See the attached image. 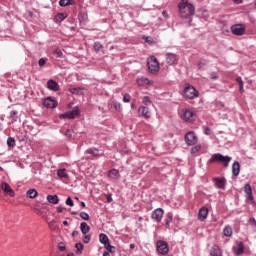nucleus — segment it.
<instances>
[{
    "label": "nucleus",
    "instance_id": "nucleus-1",
    "mask_svg": "<svg viewBox=\"0 0 256 256\" xmlns=\"http://www.w3.org/2000/svg\"><path fill=\"white\" fill-rule=\"evenodd\" d=\"M179 15L182 19H189L195 15V6L189 0H181L178 4Z\"/></svg>",
    "mask_w": 256,
    "mask_h": 256
},
{
    "label": "nucleus",
    "instance_id": "nucleus-2",
    "mask_svg": "<svg viewBox=\"0 0 256 256\" xmlns=\"http://www.w3.org/2000/svg\"><path fill=\"white\" fill-rule=\"evenodd\" d=\"M230 156H224L221 153H215L212 155V157L209 159L208 163H222L224 167H229V163H231Z\"/></svg>",
    "mask_w": 256,
    "mask_h": 256
},
{
    "label": "nucleus",
    "instance_id": "nucleus-3",
    "mask_svg": "<svg viewBox=\"0 0 256 256\" xmlns=\"http://www.w3.org/2000/svg\"><path fill=\"white\" fill-rule=\"evenodd\" d=\"M183 97L185 99H195L199 97V91L192 85H187L184 89Z\"/></svg>",
    "mask_w": 256,
    "mask_h": 256
},
{
    "label": "nucleus",
    "instance_id": "nucleus-4",
    "mask_svg": "<svg viewBox=\"0 0 256 256\" xmlns=\"http://www.w3.org/2000/svg\"><path fill=\"white\" fill-rule=\"evenodd\" d=\"M99 241L104 246V248L109 251V253H113L115 251V246H111V242H109V237L105 233H101L99 235Z\"/></svg>",
    "mask_w": 256,
    "mask_h": 256
},
{
    "label": "nucleus",
    "instance_id": "nucleus-5",
    "mask_svg": "<svg viewBox=\"0 0 256 256\" xmlns=\"http://www.w3.org/2000/svg\"><path fill=\"white\" fill-rule=\"evenodd\" d=\"M147 66L150 73H157L159 71V61L155 56H150L147 59Z\"/></svg>",
    "mask_w": 256,
    "mask_h": 256
},
{
    "label": "nucleus",
    "instance_id": "nucleus-6",
    "mask_svg": "<svg viewBox=\"0 0 256 256\" xmlns=\"http://www.w3.org/2000/svg\"><path fill=\"white\" fill-rule=\"evenodd\" d=\"M247 27L245 24H234L231 26L230 31L233 35H236L237 37H243L245 35Z\"/></svg>",
    "mask_w": 256,
    "mask_h": 256
},
{
    "label": "nucleus",
    "instance_id": "nucleus-7",
    "mask_svg": "<svg viewBox=\"0 0 256 256\" xmlns=\"http://www.w3.org/2000/svg\"><path fill=\"white\" fill-rule=\"evenodd\" d=\"M59 117L61 119H76V117H79V107H74L72 111L60 114Z\"/></svg>",
    "mask_w": 256,
    "mask_h": 256
},
{
    "label": "nucleus",
    "instance_id": "nucleus-8",
    "mask_svg": "<svg viewBox=\"0 0 256 256\" xmlns=\"http://www.w3.org/2000/svg\"><path fill=\"white\" fill-rule=\"evenodd\" d=\"M156 249L160 255H167L169 253V245L165 241H158L156 243Z\"/></svg>",
    "mask_w": 256,
    "mask_h": 256
},
{
    "label": "nucleus",
    "instance_id": "nucleus-9",
    "mask_svg": "<svg viewBox=\"0 0 256 256\" xmlns=\"http://www.w3.org/2000/svg\"><path fill=\"white\" fill-rule=\"evenodd\" d=\"M163 215H165V211L162 208H157L151 213V219L156 223H161L163 219Z\"/></svg>",
    "mask_w": 256,
    "mask_h": 256
},
{
    "label": "nucleus",
    "instance_id": "nucleus-10",
    "mask_svg": "<svg viewBox=\"0 0 256 256\" xmlns=\"http://www.w3.org/2000/svg\"><path fill=\"white\" fill-rule=\"evenodd\" d=\"M184 139H185L186 145H189L190 147L193 145H197V135L193 131L188 132L185 135Z\"/></svg>",
    "mask_w": 256,
    "mask_h": 256
},
{
    "label": "nucleus",
    "instance_id": "nucleus-11",
    "mask_svg": "<svg viewBox=\"0 0 256 256\" xmlns=\"http://www.w3.org/2000/svg\"><path fill=\"white\" fill-rule=\"evenodd\" d=\"M213 183L216 189H222V191H225L227 187V179L225 177H216L213 179Z\"/></svg>",
    "mask_w": 256,
    "mask_h": 256
},
{
    "label": "nucleus",
    "instance_id": "nucleus-12",
    "mask_svg": "<svg viewBox=\"0 0 256 256\" xmlns=\"http://www.w3.org/2000/svg\"><path fill=\"white\" fill-rule=\"evenodd\" d=\"M244 193H245L246 201H248V203H251V204L255 203V198H253V190L251 189L250 184L244 185Z\"/></svg>",
    "mask_w": 256,
    "mask_h": 256
},
{
    "label": "nucleus",
    "instance_id": "nucleus-13",
    "mask_svg": "<svg viewBox=\"0 0 256 256\" xmlns=\"http://www.w3.org/2000/svg\"><path fill=\"white\" fill-rule=\"evenodd\" d=\"M181 119L183 121L191 122L195 119V114L193 113V110L191 109H183L181 114Z\"/></svg>",
    "mask_w": 256,
    "mask_h": 256
},
{
    "label": "nucleus",
    "instance_id": "nucleus-14",
    "mask_svg": "<svg viewBox=\"0 0 256 256\" xmlns=\"http://www.w3.org/2000/svg\"><path fill=\"white\" fill-rule=\"evenodd\" d=\"M166 63L168 65H177L179 63V56L173 53L166 54Z\"/></svg>",
    "mask_w": 256,
    "mask_h": 256
},
{
    "label": "nucleus",
    "instance_id": "nucleus-15",
    "mask_svg": "<svg viewBox=\"0 0 256 256\" xmlns=\"http://www.w3.org/2000/svg\"><path fill=\"white\" fill-rule=\"evenodd\" d=\"M138 113L140 117H145L146 119L151 118V111H149V107L147 106H140L138 108Z\"/></svg>",
    "mask_w": 256,
    "mask_h": 256
},
{
    "label": "nucleus",
    "instance_id": "nucleus-16",
    "mask_svg": "<svg viewBox=\"0 0 256 256\" xmlns=\"http://www.w3.org/2000/svg\"><path fill=\"white\" fill-rule=\"evenodd\" d=\"M1 189L6 193V195H9L10 197H15V191L11 189V186L7 182H3L1 184Z\"/></svg>",
    "mask_w": 256,
    "mask_h": 256
},
{
    "label": "nucleus",
    "instance_id": "nucleus-17",
    "mask_svg": "<svg viewBox=\"0 0 256 256\" xmlns=\"http://www.w3.org/2000/svg\"><path fill=\"white\" fill-rule=\"evenodd\" d=\"M209 216V209L207 207H202L198 211V221H205Z\"/></svg>",
    "mask_w": 256,
    "mask_h": 256
},
{
    "label": "nucleus",
    "instance_id": "nucleus-18",
    "mask_svg": "<svg viewBox=\"0 0 256 256\" xmlns=\"http://www.w3.org/2000/svg\"><path fill=\"white\" fill-rule=\"evenodd\" d=\"M43 105L44 107H47L48 109H53L55 107H57V100L48 97L43 101Z\"/></svg>",
    "mask_w": 256,
    "mask_h": 256
},
{
    "label": "nucleus",
    "instance_id": "nucleus-19",
    "mask_svg": "<svg viewBox=\"0 0 256 256\" xmlns=\"http://www.w3.org/2000/svg\"><path fill=\"white\" fill-rule=\"evenodd\" d=\"M47 88L50 91H59V83H57V81L50 79L47 82Z\"/></svg>",
    "mask_w": 256,
    "mask_h": 256
},
{
    "label": "nucleus",
    "instance_id": "nucleus-20",
    "mask_svg": "<svg viewBox=\"0 0 256 256\" xmlns=\"http://www.w3.org/2000/svg\"><path fill=\"white\" fill-rule=\"evenodd\" d=\"M233 251L236 255H243L245 251V245L243 244V242H240L236 246H234Z\"/></svg>",
    "mask_w": 256,
    "mask_h": 256
},
{
    "label": "nucleus",
    "instance_id": "nucleus-21",
    "mask_svg": "<svg viewBox=\"0 0 256 256\" xmlns=\"http://www.w3.org/2000/svg\"><path fill=\"white\" fill-rule=\"evenodd\" d=\"M239 173H241V165L239 164V162L235 161L232 164V175L234 177H239Z\"/></svg>",
    "mask_w": 256,
    "mask_h": 256
},
{
    "label": "nucleus",
    "instance_id": "nucleus-22",
    "mask_svg": "<svg viewBox=\"0 0 256 256\" xmlns=\"http://www.w3.org/2000/svg\"><path fill=\"white\" fill-rule=\"evenodd\" d=\"M136 83L139 85V87H144V85H153V82H151L147 77L138 78Z\"/></svg>",
    "mask_w": 256,
    "mask_h": 256
},
{
    "label": "nucleus",
    "instance_id": "nucleus-23",
    "mask_svg": "<svg viewBox=\"0 0 256 256\" xmlns=\"http://www.w3.org/2000/svg\"><path fill=\"white\" fill-rule=\"evenodd\" d=\"M210 256H223V251L218 245H214L210 250Z\"/></svg>",
    "mask_w": 256,
    "mask_h": 256
},
{
    "label": "nucleus",
    "instance_id": "nucleus-24",
    "mask_svg": "<svg viewBox=\"0 0 256 256\" xmlns=\"http://www.w3.org/2000/svg\"><path fill=\"white\" fill-rule=\"evenodd\" d=\"M108 177H109V179L117 180L121 177V174H119V170L112 169L108 172Z\"/></svg>",
    "mask_w": 256,
    "mask_h": 256
},
{
    "label": "nucleus",
    "instance_id": "nucleus-25",
    "mask_svg": "<svg viewBox=\"0 0 256 256\" xmlns=\"http://www.w3.org/2000/svg\"><path fill=\"white\" fill-rule=\"evenodd\" d=\"M80 231L82 235H87L91 231V227L87 225V222L80 223Z\"/></svg>",
    "mask_w": 256,
    "mask_h": 256
},
{
    "label": "nucleus",
    "instance_id": "nucleus-26",
    "mask_svg": "<svg viewBox=\"0 0 256 256\" xmlns=\"http://www.w3.org/2000/svg\"><path fill=\"white\" fill-rule=\"evenodd\" d=\"M47 201L52 205H57L59 203V196H57V194H54V195L49 194L47 195Z\"/></svg>",
    "mask_w": 256,
    "mask_h": 256
},
{
    "label": "nucleus",
    "instance_id": "nucleus-27",
    "mask_svg": "<svg viewBox=\"0 0 256 256\" xmlns=\"http://www.w3.org/2000/svg\"><path fill=\"white\" fill-rule=\"evenodd\" d=\"M38 195L39 192H37L35 188H31L26 192V197H28V199H35Z\"/></svg>",
    "mask_w": 256,
    "mask_h": 256
},
{
    "label": "nucleus",
    "instance_id": "nucleus-28",
    "mask_svg": "<svg viewBox=\"0 0 256 256\" xmlns=\"http://www.w3.org/2000/svg\"><path fill=\"white\" fill-rule=\"evenodd\" d=\"M65 19H67V14H65V13H58L54 17L55 23H61L62 21H65Z\"/></svg>",
    "mask_w": 256,
    "mask_h": 256
},
{
    "label": "nucleus",
    "instance_id": "nucleus-29",
    "mask_svg": "<svg viewBox=\"0 0 256 256\" xmlns=\"http://www.w3.org/2000/svg\"><path fill=\"white\" fill-rule=\"evenodd\" d=\"M223 235L225 237H231V235H233V228H231V226H225L223 229Z\"/></svg>",
    "mask_w": 256,
    "mask_h": 256
},
{
    "label": "nucleus",
    "instance_id": "nucleus-30",
    "mask_svg": "<svg viewBox=\"0 0 256 256\" xmlns=\"http://www.w3.org/2000/svg\"><path fill=\"white\" fill-rule=\"evenodd\" d=\"M86 153H88V155H93V157H99V149L97 148H89L86 150Z\"/></svg>",
    "mask_w": 256,
    "mask_h": 256
},
{
    "label": "nucleus",
    "instance_id": "nucleus-31",
    "mask_svg": "<svg viewBox=\"0 0 256 256\" xmlns=\"http://www.w3.org/2000/svg\"><path fill=\"white\" fill-rule=\"evenodd\" d=\"M57 175H58V177H60V179H65L68 177L66 169H58Z\"/></svg>",
    "mask_w": 256,
    "mask_h": 256
},
{
    "label": "nucleus",
    "instance_id": "nucleus-32",
    "mask_svg": "<svg viewBox=\"0 0 256 256\" xmlns=\"http://www.w3.org/2000/svg\"><path fill=\"white\" fill-rule=\"evenodd\" d=\"M165 221V226L169 229L171 223L173 222V214L168 213Z\"/></svg>",
    "mask_w": 256,
    "mask_h": 256
},
{
    "label": "nucleus",
    "instance_id": "nucleus-33",
    "mask_svg": "<svg viewBox=\"0 0 256 256\" xmlns=\"http://www.w3.org/2000/svg\"><path fill=\"white\" fill-rule=\"evenodd\" d=\"M18 112L16 110H12L10 112V118L12 119V123H16L17 119H18Z\"/></svg>",
    "mask_w": 256,
    "mask_h": 256
},
{
    "label": "nucleus",
    "instance_id": "nucleus-34",
    "mask_svg": "<svg viewBox=\"0 0 256 256\" xmlns=\"http://www.w3.org/2000/svg\"><path fill=\"white\" fill-rule=\"evenodd\" d=\"M142 103L143 105H145L147 107V105H151L152 101L151 98L149 96H144L142 98Z\"/></svg>",
    "mask_w": 256,
    "mask_h": 256
},
{
    "label": "nucleus",
    "instance_id": "nucleus-35",
    "mask_svg": "<svg viewBox=\"0 0 256 256\" xmlns=\"http://www.w3.org/2000/svg\"><path fill=\"white\" fill-rule=\"evenodd\" d=\"M70 93L73 95H81L83 93V90L81 88H72L70 89Z\"/></svg>",
    "mask_w": 256,
    "mask_h": 256
},
{
    "label": "nucleus",
    "instance_id": "nucleus-36",
    "mask_svg": "<svg viewBox=\"0 0 256 256\" xmlns=\"http://www.w3.org/2000/svg\"><path fill=\"white\" fill-rule=\"evenodd\" d=\"M73 0H60L59 5L60 7H67V5H71Z\"/></svg>",
    "mask_w": 256,
    "mask_h": 256
},
{
    "label": "nucleus",
    "instance_id": "nucleus-37",
    "mask_svg": "<svg viewBox=\"0 0 256 256\" xmlns=\"http://www.w3.org/2000/svg\"><path fill=\"white\" fill-rule=\"evenodd\" d=\"M48 227H50L52 231H57V222L55 220L50 221Z\"/></svg>",
    "mask_w": 256,
    "mask_h": 256
},
{
    "label": "nucleus",
    "instance_id": "nucleus-38",
    "mask_svg": "<svg viewBox=\"0 0 256 256\" xmlns=\"http://www.w3.org/2000/svg\"><path fill=\"white\" fill-rule=\"evenodd\" d=\"M113 107L116 111H123V107H121V103L114 101L113 102Z\"/></svg>",
    "mask_w": 256,
    "mask_h": 256
},
{
    "label": "nucleus",
    "instance_id": "nucleus-39",
    "mask_svg": "<svg viewBox=\"0 0 256 256\" xmlns=\"http://www.w3.org/2000/svg\"><path fill=\"white\" fill-rule=\"evenodd\" d=\"M7 145H8V147H15V138L9 137L7 139Z\"/></svg>",
    "mask_w": 256,
    "mask_h": 256
},
{
    "label": "nucleus",
    "instance_id": "nucleus-40",
    "mask_svg": "<svg viewBox=\"0 0 256 256\" xmlns=\"http://www.w3.org/2000/svg\"><path fill=\"white\" fill-rule=\"evenodd\" d=\"M131 101V95L129 93H125L123 95V103H129Z\"/></svg>",
    "mask_w": 256,
    "mask_h": 256
},
{
    "label": "nucleus",
    "instance_id": "nucleus-41",
    "mask_svg": "<svg viewBox=\"0 0 256 256\" xmlns=\"http://www.w3.org/2000/svg\"><path fill=\"white\" fill-rule=\"evenodd\" d=\"M80 217H81V219H83L84 221H89V214H87V212H81V213H80Z\"/></svg>",
    "mask_w": 256,
    "mask_h": 256
},
{
    "label": "nucleus",
    "instance_id": "nucleus-42",
    "mask_svg": "<svg viewBox=\"0 0 256 256\" xmlns=\"http://www.w3.org/2000/svg\"><path fill=\"white\" fill-rule=\"evenodd\" d=\"M94 49H95V51H101V49H103V45L100 44V42H95Z\"/></svg>",
    "mask_w": 256,
    "mask_h": 256
},
{
    "label": "nucleus",
    "instance_id": "nucleus-43",
    "mask_svg": "<svg viewBox=\"0 0 256 256\" xmlns=\"http://www.w3.org/2000/svg\"><path fill=\"white\" fill-rule=\"evenodd\" d=\"M66 205H68L69 207H73L75 205V203L73 202V199H71V197H68L65 201Z\"/></svg>",
    "mask_w": 256,
    "mask_h": 256
},
{
    "label": "nucleus",
    "instance_id": "nucleus-44",
    "mask_svg": "<svg viewBox=\"0 0 256 256\" xmlns=\"http://www.w3.org/2000/svg\"><path fill=\"white\" fill-rule=\"evenodd\" d=\"M249 225L252 227V229H256V220L255 218L249 219Z\"/></svg>",
    "mask_w": 256,
    "mask_h": 256
},
{
    "label": "nucleus",
    "instance_id": "nucleus-45",
    "mask_svg": "<svg viewBox=\"0 0 256 256\" xmlns=\"http://www.w3.org/2000/svg\"><path fill=\"white\" fill-rule=\"evenodd\" d=\"M65 137H67L68 139H71L72 137H73V130H67L66 132H65Z\"/></svg>",
    "mask_w": 256,
    "mask_h": 256
},
{
    "label": "nucleus",
    "instance_id": "nucleus-46",
    "mask_svg": "<svg viewBox=\"0 0 256 256\" xmlns=\"http://www.w3.org/2000/svg\"><path fill=\"white\" fill-rule=\"evenodd\" d=\"M54 55H56V57H63V51H61V49H56L54 50Z\"/></svg>",
    "mask_w": 256,
    "mask_h": 256
},
{
    "label": "nucleus",
    "instance_id": "nucleus-47",
    "mask_svg": "<svg viewBox=\"0 0 256 256\" xmlns=\"http://www.w3.org/2000/svg\"><path fill=\"white\" fill-rule=\"evenodd\" d=\"M84 238H83V242L84 243H89V241H91V235L89 234H84Z\"/></svg>",
    "mask_w": 256,
    "mask_h": 256
},
{
    "label": "nucleus",
    "instance_id": "nucleus-48",
    "mask_svg": "<svg viewBox=\"0 0 256 256\" xmlns=\"http://www.w3.org/2000/svg\"><path fill=\"white\" fill-rule=\"evenodd\" d=\"M146 43H149L150 45H153V43H155V41H153V38L146 36L144 37Z\"/></svg>",
    "mask_w": 256,
    "mask_h": 256
},
{
    "label": "nucleus",
    "instance_id": "nucleus-49",
    "mask_svg": "<svg viewBox=\"0 0 256 256\" xmlns=\"http://www.w3.org/2000/svg\"><path fill=\"white\" fill-rule=\"evenodd\" d=\"M45 63H47V60L45 58H40L38 61V64L40 67H43V65H45Z\"/></svg>",
    "mask_w": 256,
    "mask_h": 256
},
{
    "label": "nucleus",
    "instance_id": "nucleus-50",
    "mask_svg": "<svg viewBox=\"0 0 256 256\" xmlns=\"http://www.w3.org/2000/svg\"><path fill=\"white\" fill-rule=\"evenodd\" d=\"M75 247H76L77 251H83V244L76 243Z\"/></svg>",
    "mask_w": 256,
    "mask_h": 256
},
{
    "label": "nucleus",
    "instance_id": "nucleus-51",
    "mask_svg": "<svg viewBox=\"0 0 256 256\" xmlns=\"http://www.w3.org/2000/svg\"><path fill=\"white\" fill-rule=\"evenodd\" d=\"M210 78L211 79H219V75H217V72H212L211 74H210Z\"/></svg>",
    "mask_w": 256,
    "mask_h": 256
},
{
    "label": "nucleus",
    "instance_id": "nucleus-52",
    "mask_svg": "<svg viewBox=\"0 0 256 256\" xmlns=\"http://www.w3.org/2000/svg\"><path fill=\"white\" fill-rule=\"evenodd\" d=\"M58 249H59L60 251H65V244H64V243H59V244H58Z\"/></svg>",
    "mask_w": 256,
    "mask_h": 256
},
{
    "label": "nucleus",
    "instance_id": "nucleus-53",
    "mask_svg": "<svg viewBox=\"0 0 256 256\" xmlns=\"http://www.w3.org/2000/svg\"><path fill=\"white\" fill-rule=\"evenodd\" d=\"M64 210H65V207H63L62 205L57 207V213H63Z\"/></svg>",
    "mask_w": 256,
    "mask_h": 256
},
{
    "label": "nucleus",
    "instance_id": "nucleus-54",
    "mask_svg": "<svg viewBox=\"0 0 256 256\" xmlns=\"http://www.w3.org/2000/svg\"><path fill=\"white\" fill-rule=\"evenodd\" d=\"M236 81H237V83H238L239 85H243V79L241 78V76H238V77L236 78Z\"/></svg>",
    "mask_w": 256,
    "mask_h": 256
},
{
    "label": "nucleus",
    "instance_id": "nucleus-55",
    "mask_svg": "<svg viewBox=\"0 0 256 256\" xmlns=\"http://www.w3.org/2000/svg\"><path fill=\"white\" fill-rule=\"evenodd\" d=\"M205 135H211V128L207 127L204 131Z\"/></svg>",
    "mask_w": 256,
    "mask_h": 256
},
{
    "label": "nucleus",
    "instance_id": "nucleus-56",
    "mask_svg": "<svg viewBox=\"0 0 256 256\" xmlns=\"http://www.w3.org/2000/svg\"><path fill=\"white\" fill-rule=\"evenodd\" d=\"M162 15H163V17H165V19H169V14L167 13V11H163L162 12Z\"/></svg>",
    "mask_w": 256,
    "mask_h": 256
},
{
    "label": "nucleus",
    "instance_id": "nucleus-57",
    "mask_svg": "<svg viewBox=\"0 0 256 256\" xmlns=\"http://www.w3.org/2000/svg\"><path fill=\"white\" fill-rule=\"evenodd\" d=\"M80 21H87V14H83L80 18Z\"/></svg>",
    "mask_w": 256,
    "mask_h": 256
},
{
    "label": "nucleus",
    "instance_id": "nucleus-58",
    "mask_svg": "<svg viewBox=\"0 0 256 256\" xmlns=\"http://www.w3.org/2000/svg\"><path fill=\"white\" fill-rule=\"evenodd\" d=\"M77 235H79V231L74 230V231L72 232V237H77Z\"/></svg>",
    "mask_w": 256,
    "mask_h": 256
},
{
    "label": "nucleus",
    "instance_id": "nucleus-59",
    "mask_svg": "<svg viewBox=\"0 0 256 256\" xmlns=\"http://www.w3.org/2000/svg\"><path fill=\"white\" fill-rule=\"evenodd\" d=\"M239 91H240V93H244L245 90L243 89V84L239 85Z\"/></svg>",
    "mask_w": 256,
    "mask_h": 256
},
{
    "label": "nucleus",
    "instance_id": "nucleus-60",
    "mask_svg": "<svg viewBox=\"0 0 256 256\" xmlns=\"http://www.w3.org/2000/svg\"><path fill=\"white\" fill-rule=\"evenodd\" d=\"M234 3H236L237 5H240V3H243V0H233Z\"/></svg>",
    "mask_w": 256,
    "mask_h": 256
},
{
    "label": "nucleus",
    "instance_id": "nucleus-61",
    "mask_svg": "<svg viewBox=\"0 0 256 256\" xmlns=\"http://www.w3.org/2000/svg\"><path fill=\"white\" fill-rule=\"evenodd\" d=\"M107 201H108V203H111V201H113V198L111 196H108Z\"/></svg>",
    "mask_w": 256,
    "mask_h": 256
},
{
    "label": "nucleus",
    "instance_id": "nucleus-62",
    "mask_svg": "<svg viewBox=\"0 0 256 256\" xmlns=\"http://www.w3.org/2000/svg\"><path fill=\"white\" fill-rule=\"evenodd\" d=\"M103 256H111V255L109 254V251H108V252H104Z\"/></svg>",
    "mask_w": 256,
    "mask_h": 256
},
{
    "label": "nucleus",
    "instance_id": "nucleus-63",
    "mask_svg": "<svg viewBox=\"0 0 256 256\" xmlns=\"http://www.w3.org/2000/svg\"><path fill=\"white\" fill-rule=\"evenodd\" d=\"M63 225L67 226V225H69V222H67V220H64Z\"/></svg>",
    "mask_w": 256,
    "mask_h": 256
},
{
    "label": "nucleus",
    "instance_id": "nucleus-64",
    "mask_svg": "<svg viewBox=\"0 0 256 256\" xmlns=\"http://www.w3.org/2000/svg\"><path fill=\"white\" fill-rule=\"evenodd\" d=\"M130 249H135V244H130Z\"/></svg>",
    "mask_w": 256,
    "mask_h": 256
}]
</instances>
